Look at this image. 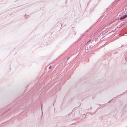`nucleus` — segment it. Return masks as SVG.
I'll use <instances>...</instances> for the list:
<instances>
[{"label": "nucleus", "mask_w": 127, "mask_h": 127, "mask_svg": "<svg viewBox=\"0 0 127 127\" xmlns=\"http://www.w3.org/2000/svg\"><path fill=\"white\" fill-rule=\"evenodd\" d=\"M127 17V16L126 15H125L124 16H123L121 17L120 18V19L121 20L124 19L125 18H126Z\"/></svg>", "instance_id": "nucleus-1"}, {"label": "nucleus", "mask_w": 127, "mask_h": 127, "mask_svg": "<svg viewBox=\"0 0 127 127\" xmlns=\"http://www.w3.org/2000/svg\"><path fill=\"white\" fill-rule=\"evenodd\" d=\"M51 65H50L49 67V69H51Z\"/></svg>", "instance_id": "nucleus-2"}]
</instances>
